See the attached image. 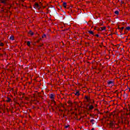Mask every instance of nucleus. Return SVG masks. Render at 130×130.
<instances>
[{"label":"nucleus","instance_id":"obj_7","mask_svg":"<svg viewBox=\"0 0 130 130\" xmlns=\"http://www.w3.org/2000/svg\"><path fill=\"white\" fill-rule=\"evenodd\" d=\"M106 27L103 26V27H100V30L101 31H104V30H106Z\"/></svg>","mask_w":130,"mask_h":130},{"label":"nucleus","instance_id":"obj_19","mask_svg":"<svg viewBox=\"0 0 130 130\" xmlns=\"http://www.w3.org/2000/svg\"><path fill=\"white\" fill-rule=\"evenodd\" d=\"M5 45L4 44V43H0V46H4Z\"/></svg>","mask_w":130,"mask_h":130},{"label":"nucleus","instance_id":"obj_11","mask_svg":"<svg viewBox=\"0 0 130 130\" xmlns=\"http://www.w3.org/2000/svg\"><path fill=\"white\" fill-rule=\"evenodd\" d=\"M12 101V99L10 98H7V100L6 101L7 102H11Z\"/></svg>","mask_w":130,"mask_h":130},{"label":"nucleus","instance_id":"obj_5","mask_svg":"<svg viewBox=\"0 0 130 130\" xmlns=\"http://www.w3.org/2000/svg\"><path fill=\"white\" fill-rule=\"evenodd\" d=\"M85 99H86L87 102H89L91 100L90 99V96L88 95H85Z\"/></svg>","mask_w":130,"mask_h":130},{"label":"nucleus","instance_id":"obj_25","mask_svg":"<svg viewBox=\"0 0 130 130\" xmlns=\"http://www.w3.org/2000/svg\"><path fill=\"white\" fill-rule=\"evenodd\" d=\"M91 130H95V129L94 128H91Z\"/></svg>","mask_w":130,"mask_h":130},{"label":"nucleus","instance_id":"obj_8","mask_svg":"<svg viewBox=\"0 0 130 130\" xmlns=\"http://www.w3.org/2000/svg\"><path fill=\"white\" fill-rule=\"evenodd\" d=\"M28 34L30 35V36H33V35H34V32H33L32 30H29V31L28 32Z\"/></svg>","mask_w":130,"mask_h":130},{"label":"nucleus","instance_id":"obj_26","mask_svg":"<svg viewBox=\"0 0 130 130\" xmlns=\"http://www.w3.org/2000/svg\"><path fill=\"white\" fill-rule=\"evenodd\" d=\"M65 105H66V106H67V105H68V104H67V103H66V104H65Z\"/></svg>","mask_w":130,"mask_h":130},{"label":"nucleus","instance_id":"obj_18","mask_svg":"<svg viewBox=\"0 0 130 130\" xmlns=\"http://www.w3.org/2000/svg\"><path fill=\"white\" fill-rule=\"evenodd\" d=\"M126 30H128V31H129L130 30V27L129 26H127L125 28Z\"/></svg>","mask_w":130,"mask_h":130},{"label":"nucleus","instance_id":"obj_13","mask_svg":"<svg viewBox=\"0 0 130 130\" xmlns=\"http://www.w3.org/2000/svg\"><path fill=\"white\" fill-rule=\"evenodd\" d=\"M35 8H38V7H39V4L38 3H35Z\"/></svg>","mask_w":130,"mask_h":130},{"label":"nucleus","instance_id":"obj_15","mask_svg":"<svg viewBox=\"0 0 130 130\" xmlns=\"http://www.w3.org/2000/svg\"><path fill=\"white\" fill-rule=\"evenodd\" d=\"M42 38H43V39L46 38V35L43 34V35L42 36Z\"/></svg>","mask_w":130,"mask_h":130},{"label":"nucleus","instance_id":"obj_6","mask_svg":"<svg viewBox=\"0 0 130 130\" xmlns=\"http://www.w3.org/2000/svg\"><path fill=\"white\" fill-rule=\"evenodd\" d=\"M74 94L76 96H80V91H76L75 92H74Z\"/></svg>","mask_w":130,"mask_h":130},{"label":"nucleus","instance_id":"obj_10","mask_svg":"<svg viewBox=\"0 0 130 130\" xmlns=\"http://www.w3.org/2000/svg\"><path fill=\"white\" fill-rule=\"evenodd\" d=\"M63 7L64 8V9H67V3L66 2L63 3Z\"/></svg>","mask_w":130,"mask_h":130},{"label":"nucleus","instance_id":"obj_24","mask_svg":"<svg viewBox=\"0 0 130 130\" xmlns=\"http://www.w3.org/2000/svg\"><path fill=\"white\" fill-rule=\"evenodd\" d=\"M68 127H69V126H65L66 128H68Z\"/></svg>","mask_w":130,"mask_h":130},{"label":"nucleus","instance_id":"obj_21","mask_svg":"<svg viewBox=\"0 0 130 130\" xmlns=\"http://www.w3.org/2000/svg\"><path fill=\"white\" fill-rule=\"evenodd\" d=\"M123 29H124V27H122L120 28V30H121V31H122V30H123Z\"/></svg>","mask_w":130,"mask_h":130},{"label":"nucleus","instance_id":"obj_23","mask_svg":"<svg viewBox=\"0 0 130 130\" xmlns=\"http://www.w3.org/2000/svg\"><path fill=\"white\" fill-rule=\"evenodd\" d=\"M95 36H96V37H99V35L96 34V35H95Z\"/></svg>","mask_w":130,"mask_h":130},{"label":"nucleus","instance_id":"obj_27","mask_svg":"<svg viewBox=\"0 0 130 130\" xmlns=\"http://www.w3.org/2000/svg\"><path fill=\"white\" fill-rule=\"evenodd\" d=\"M129 92H130V88H129Z\"/></svg>","mask_w":130,"mask_h":130},{"label":"nucleus","instance_id":"obj_22","mask_svg":"<svg viewBox=\"0 0 130 130\" xmlns=\"http://www.w3.org/2000/svg\"><path fill=\"white\" fill-rule=\"evenodd\" d=\"M3 4H6V1L4 0L2 2Z\"/></svg>","mask_w":130,"mask_h":130},{"label":"nucleus","instance_id":"obj_4","mask_svg":"<svg viewBox=\"0 0 130 130\" xmlns=\"http://www.w3.org/2000/svg\"><path fill=\"white\" fill-rule=\"evenodd\" d=\"M94 108V106L93 105H90L88 106V110L90 111V110H92Z\"/></svg>","mask_w":130,"mask_h":130},{"label":"nucleus","instance_id":"obj_1","mask_svg":"<svg viewBox=\"0 0 130 130\" xmlns=\"http://www.w3.org/2000/svg\"><path fill=\"white\" fill-rule=\"evenodd\" d=\"M55 94L53 93L50 94V95L49 96V98H50V99H51V101L52 103H54V105H56V104L55 101H54V100L55 99Z\"/></svg>","mask_w":130,"mask_h":130},{"label":"nucleus","instance_id":"obj_12","mask_svg":"<svg viewBox=\"0 0 130 130\" xmlns=\"http://www.w3.org/2000/svg\"><path fill=\"white\" fill-rule=\"evenodd\" d=\"M10 40H12V41L15 40L14 37L13 36H11L10 37Z\"/></svg>","mask_w":130,"mask_h":130},{"label":"nucleus","instance_id":"obj_9","mask_svg":"<svg viewBox=\"0 0 130 130\" xmlns=\"http://www.w3.org/2000/svg\"><path fill=\"white\" fill-rule=\"evenodd\" d=\"M88 33L90 35H94V32L92 30H89L88 31Z\"/></svg>","mask_w":130,"mask_h":130},{"label":"nucleus","instance_id":"obj_28","mask_svg":"<svg viewBox=\"0 0 130 130\" xmlns=\"http://www.w3.org/2000/svg\"><path fill=\"white\" fill-rule=\"evenodd\" d=\"M9 9H11V7H9Z\"/></svg>","mask_w":130,"mask_h":130},{"label":"nucleus","instance_id":"obj_2","mask_svg":"<svg viewBox=\"0 0 130 130\" xmlns=\"http://www.w3.org/2000/svg\"><path fill=\"white\" fill-rule=\"evenodd\" d=\"M108 85L110 87V88H112V87H113L114 86V82L112 81H108Z\"/></svg>","mask_w":130,"mask_h":130},{"label":"nucleus","instance_id":"obj_17","mask_svg":"<svg viewBox=\"0 0 130 130\" xmlns=\"http://www.w3.org/2000/svg\"><path fill=\"white\" fill-rule=\"evenodd\" d=\"M115 14L116 15H119V12H118V11H115Z\"/></svg>","mask_w":130,"mask_h":130},{"label":"nucleus","instance_id":"obj_3","mask_svg":"<svg viewBox=\"0 0 130 130\" xmlns=\"http://www.w3.org/2000/svg\"><path fill=\"white\" fill-rule=\"evenodd\" d=\"M67 103H68L69 107H72V106H73V102H72V101H68L67 102Z\"/></svg>","mask_w":130,"mask_h":130},{"label":"nucleus","instance_id":"obj_20","mask_svg":"<svg viewBox=\"0 0 130 130\" xmlns=\"http://www.w3.org/2000/svg\"><path fill=\"white\" fill-rule=\"evenodd\" d=\"M41 39V38L39 39L37 41V43H39V42H40V40Z\"/></svg>","mask_w":130,"mask_h":130},{"label":"nucleus","instance_id":"obj_16","mask_svg":"<svg viewBox=\"0 0 130 130\" xmlns=\"http://www.w3.org/2000/svg\"><path fill=\"white\" fill-rule=\"evenodd\" d=\"M94 121H95V120L93 119L90 120V122L92 123V124H94Z\"/></svg>","mask_w":130,"mask_h":130},{"label":"nucleus","instance_id":"obj_14","mask_svg":"<svg viewBox=\"0 0 130 130\" xmlns=\"http://www.w3.org/2000/svg\"><path fill=\"white\" fill-rule=\"evenodd\" d=\"M27 46H29V47L30 46L31 43H30V41H27Z\"/></svg>","mask_w":130,"mask_h":130}]
</instances>
